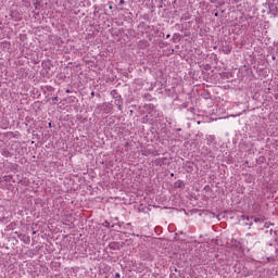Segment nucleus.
<instances>
[{
    "label": "nucleus",
    "instance_id": "obj_1",
    "mask_svg": "<svg viewBox=\"0 0 278 278\" xmlns=\"http://www.w3.org/2000/svg\"><path fill=\"white\" fill-rule=\"evenodd\" d=\"M115 105L118 108V110H123V100L116 98Z\"/></svg>",
    "mask_w": 278,
    "mask_h": 278
},
{
    "label": "nucleus",
    "instance_id": "obj_2",
    "mask_svg": "<svg viewBox=\"0 0 278 278\" xmlns=\"http://www.w3.org/2000/svg\"><path fill=\"white\" fill-rule=\"evenodd\" d=\"M254 223H264V217H255Z\"/></svg>",
    "mask_w": 278,
    "mask_h": 278
},
{
    "label": "nucleus",
    "instance_id": "obj_3",
    "mask_svg": "<svg viewBox=\"0 0 278 278\" xmlns=\"http://www.w3.org/2000/svg\"><path fill=\"white\" fill-rule=\"evenodd\" d=\"M119 5H125V0H121Z\"/></svg>",
    "mask_w": 278,
    "mask_h": 278
},
{
    "label": "nucleus",
    "instance_id": "obj_4",
    "mask_svg": "<svg viewBox=\"0 0 278 278\" xmlns=\"http://www.w3.org/2000/svg\"><path fill=\"white\" fill-rule=\"evenodd\" d=\"M115 277H116V278H121V274H118V273L115 274Z\"/></svg>",
    "mask_w": 278,
    "mask_h": 278
},
{
    "label": "nucleus",
    "instance_id": "obj_5",
    "mask_svg": "<svg viewBox=\"0 0 278 278\" xmlns=\"http://www.w3.org/2000/svg\"><path fill=\"white\" fill-rule=\"evenodd\" d=\"M212 3H216V1H218V0H210Z\"/></svg>",
    "mask_w": 278,
    "mask_h": 278
},
{
    "label": "nucleus",
    "instance_id": "obj_6",
    "mask_svg": "<svg viewBox=\"0 0 278 278\" xmlns=\"http://www.w3.org/2000/svg\"><path fill=\"white\" fill-rule=\"evenodd\" d=\"M52 101H58V97H54V98L52 99Z\"/></svg>",
    "mask_w": 278,
    "mask_h": 278
},
{
    "label": "nucleus",
    "instance_id": "obj_7",
    "mask_svg": "<svg viewBox=\"0 0 278 278\" xmlns=\"http://www.w3.org/2000/svg\"><path fill=\"white\" fill-rule=\"evenodd\" d=\"M264 227H266V229H268V224H265Z\"/></svg>",
    "mask_w": 278,
    "mask_h": 278
},
{
    "label": "nucleus",
    "instance_id": "obj_8",
    "mask_svg": "<svg viewBox=\"0 0 278 278\" xmlns=\"http://www.w3.org/2000/svg\"><path fill=\"white\" fill-rule=\"evenodd\" d=\"M243 220H249V217H244Z\"/></svg>",
    "mask_w": 278,
    "mask_h": 278
}]
</instances>
